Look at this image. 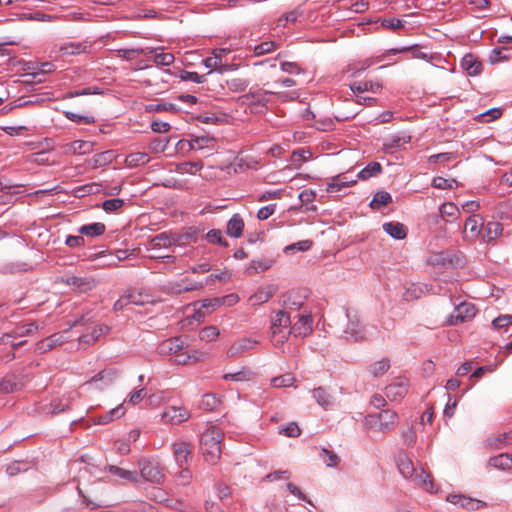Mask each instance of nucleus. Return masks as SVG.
<instances>
[{
    "instance_id": "obj_1",
    "label": "nucleus",
    "mask_w": 512,
    "mask_h": 512,
    "mask_svg": "<svg viewBox=\"0 0 512 512\" xmlns=\"http://www.w3.org/2000/svg\"><path fill=\"white\" fill-rule=\"evenodd\" d=\"M224 434L217 426H209L200 437V451L204 460L216 464L221 457V442Z\"/></svg>"
},
{
    "instance_id": "obj_2",
    "label": "nucleus",
    "mask_w": 512,
    "mask_h": 512,
    "mask_svg": "<svg viewBox=\"0 0 512 512\" xmlns=\"http://www.w3.org/2000/svg\"><path fill=\"white\" fill-rule=\"evenodd\" d=\"M397 466L404 478L409 479L415 486L422 487L430 491L433 487L430 476L423 468L415 467L412 460L405 454H399L397 457Z\"/></svg>"
},
{
    "instance_id": "obj_3",
    "label": "nucleus",
    "mask_w": 512,
    "mask_h": 512,
    "mask_svg": "<svg viewBox=\"0 0 512 512\" xmlns=\"http://www.w3.org/2000/svg\"><path fill=\"white\" fill-rule=\"evenodd\" d=\"M347 324L342 331L344 339L350 342L367 340L370 334L369 328L365 326L361 317L355 309L346 310Z\"/></svg>"
},
{
    "instance_id": "obj_4",
    "label": "nucleus",
    "mask_w": 512,
    "mask_h": 512,
    "mask_svg": "<svg viewBox=\"0 0 512 512\" xmlns=\"http://www.w3.org/2000/svg\"><path fill=\"white\" fill-rule=\"evenodd\" d=\"M292 314L279 310L271 321V337L274 346H282L291 335Z\"/></svg>"
},
{
    "instance_id": "obj_5",
    "label": "nucleus",
    "mask_w": 512,
    "mask_h": 512,
    "mask_svg": "<svg viewBox=\"0 0 512 512\" xmlns=\"http://www.w3.org/2000/svg\"><path fill=\"white\" fill-rule=\"evenodd\" d=\"M398 422V415L393 410H382L379 413L369 414L365 418V425L374 431L387 433L394 429Z\"/></svg>"
},
{
    "instance_id": "obj_6",
    "label": "nucleus",
    "mask_w": 512,
    "mask_h": 512,
    "mask_svg": "<svg viewBox=\"0 0 512 512\" xmlns=\"http://www.w3.org/2000/svg\"><path fill=\"white\" fill-rule=\"evenodd\" d=\"M275 94V92L267 91L263 89L250 90L248 93L241 95L239 101L241 104H246L250 107L252 112H263L267 105V95ZM280 98L283 94L276 93Z\"/></svg>"
},
{
    "instance_id": "obj_7",
    "label": "nucleus",
    "mask_w": 512,
    "mask_h": 512,
    "mask_svg": "<svg viewBox=\"0 0 512 512\" xmlns=\"http://www.w3.org/2000/svg\"><path fill=\"white\" fill-rule=\"evenodd\" d=\"M141 477L153 484H161L164 480L163 471L158 462L150 459H141L138 462Z\"/></svg>"
},
{
    "instance_id": "obj_8",
    "label": "nucleus",
    "mask_w": 512,
    "mask_h": 512,
    "mask_svg": "<svg viewBox=\"0 0 512 512\" xmlns=\"http://www.w3.org/2000/svg\"><path fill=\"white\" fill-rule=\"evenodd\" d=\"M292 319H297L294 324L291 323V334L295 337H306L312 333V315L311 312L304 310L292 315Z\"/></svg>"
},
{
    "instance_id": "obj_9",
    "label": "nucleus",
    "mask_w": 512,
    "mask_h": 512,
    "mask_svg": "<svg viewBox=\"0 0 512 512\" xmlns=\"http://www.w3.org/2000/svg\"><path fill=\"white\" fill-rule=\"evenodd\" d=\"M171 446L176 464L180 468L189 465L192 460V443L183 439H177Z\"/></svg>"
},
{
    "instance_id": "obj_10",
    "label": "nucleus",
    "mask_w": 512,
    "mask_h": 512,
    "mask_svg": "<svg viewBox=\"0 0 512 512\" xmlns=\"http://www.w3.org/2000/svg\"><path fill=\"white\" fill-rule=\"evenodd\" d=\"M191 417L190 411L184 406H166L161 414V420L166 424L180 425Z\"/></svg>"
},
{
    "instance_id": "obj_11",
    "label": "nucleus",
    "mask_w": 512,
    "mask_h": 512,
    "mask_svg": "<svg viewBox=\"0 0 512 512\" xmlns=\"http://www.w3.org/2000/svg\"><path fill=\"white\" fill-rule=\"evenodd\" d=\"M476 315L475 306L469 302H462L457 305L447 319L449 325H458L471 320Z\"/></svg>"
},
{
    "instance_id": "obj_12",
    "label": "nucleus",
    "mask_w": 512,
    "mask_h": 512,
    "mask_svg": "<svg viewBox=\"0 0 512 512\" xmlns=\"http://www.w3.org/2000/svg\"><path fill=\"white\" fill-rule=\"evenodd\" d=\"M230 53L229 49L226 48H220L215 49L212 52V56L207 57L203 63L206 68H209L211 71L217 70L220 73L227 72L234 68L233 65L223 63V58Z\"/></svg>"
},
{
    "instance_id": "obj_13",
    "label": "nucleus",
    "mask_w": 512,
    "mask_h": 512,
    "mask_svg": "<svg viewBox=\"0 0 512 512\" xmlns=\"http://www.w3.org/2000/svg\"><path fill=\"white\" fill-rule=\"evenodd\" d=\"M55 52L59 57H68L84 53H89L91 50V43L88 41L83 42H64L55 47Z\"/></svg>"
},
{
    "instance_id": "obj_14",
    "label": "nucleus",
    "mask_w": 512,
    "mask_h": 512,
    "mask_svg": "<svg viewBox=\"0 0 512 512\" xmlns=\"http://www.w3.org/2000/svg\"><path fill=\"white\" fill-rule=\"evenodd\" d=\"M483 227V220L479 215L469 216L465 222L463 237L464 239L473 241L475 240Z\"/></svg>"
},
{
    "instance_id": "obj_15",
    "label": "nucleus",
    "mask_w": 512,
    "mask_h": 512,
    "mask_svg": "<svg viewBox=\"0 0 512 512\" xmlns=\"http://www.w3.org/2000/svg\"><path fill=\"white\" fill-rule=\"evenodd\" d=\"M257 344V340L247 337L241 338L229 347L227 350V356L230 358H237L245 352L252 350Z\"/></svg>"
},
{
    "instance_id": "obj_16",
    "label": "nucleus",
    "mask_w": 512,
    "mask_h": 512,
    "mask_svg": "<svg viewBox=\"0 0 512 512\" xmlns=\"http://www.w3.org/2000/svg\"><path fill=\"white\" fill-rule=\"evenodd\" d=\"M408 392V381L399 378L386 387V397L391 401H397L403 398Z\"/></svg>"
},
{
    "instance_id": "obj_17",
    "label": "nucleus",
    "mask_w": 512,
    "mask_h": 512,
    "mask_svg": "<svg viewBox=\"0 0 512 512\" xmlns=\"http://www.w3.org/2000/svg\"><path fill=\"white\" fill-rule=\"evenodd\" d=\"M447 501L470 511L478 510L486 504L480 500L466 497L464 495L452 494L447 496Z\"/></svg>"
},
{
    "instance_id": "obj_18",
    "label": "nucleus",
    "mask_w": 512,
    "mask_h": 512,
    "mask_svg": "<svg viewBox=\"0 0 512 512\" xmlns=\"http://www.w3.org/2000/svg\"><path fill=\"white\" fill-rule=\"evenodd\" d=\"M25 384L24 377L14 374L6 375L0 381V393L9 394L20 390Z\"/></svg>"
},
{
    "instance_id": "obj_19",
    "label": "nucleus",
    "mask_w": 512,
    "mask_h": 512,
    "mask_svg": "<svg viewBox=\"0 0 512 512\" xmlns=\"http://www.w3.org/2000/svg\"><path fill=\"white\" fill-rule=\"evenodd\" d=\"M185 348V341L180 337H174L163 341L159 347L161 355H176Z\"/></svg>"
},
{
    "instance_id": "obj_20",
    "label": "nucleus",
    "mask_w": 512,
    "mask_h": 512,
    "mask_svg": "<svg viewBox=\"0 0 512 512\" xmlns=\"http://www.w3.org/2000/svg\"><path fill=\"white\" fill-rule=\"evenodd\" d=\"M512 441V431L499 433L488 437L485 441V447L492 450H501L508 446Z\"/></svg>"
},
{
    "instance_id": "obj_21",
    "label": "nucleus",
    "mask_w": 512,
    "mask_h": 512,
    "mask_svg": "<svg viewBox=\"0 0 512 512\" xmlns=\"http://www.w3.org/2000/svg\"><path fill=\"white\" fill-rule=\"evenodd\" d=\"M145 54H153L154 55V63L157 66H170L175 57L172 53L164 52L163 48H151L146 50Z\"/></svg>"
},
{
    "instance_id": "obj_22",
    "label": "nucleus",
    "mask_w": 512,
    "mask_h": 512,
    "mask_svg": "<svg viewBox=\"0 0 512 512\" xmlns=\"http://www.w3.org/2000/svg\"><path fill=\"white\" fill-rule=\"evenodd\" d=\"M94 143L85 140H76L66 146V152L77 155H84L93 152Z\"/></svg>"
},
{
    "instance_id": "obj_23",
    "label": "nucleus",
    "mask_w": 512,
    "mask_h": 512,
    "mask_svg": "<svg viewBox=\"0 0 512 512\" xmlns=\"http://www.w3.org/2000/svg\"><path fill=\"white\" fill-rule=\"evenodd\" d=\"M107 471L115 477L126 482L137 483L139 481L136 471L126 470L115 465L107 466Z\"/></svg>"
},
{
    "instance_id": "obj_24",
    "label": "nucleus",
    "mask_w": 512,
    "mask_h": 512,
    "mask_svg": "<svg viewBox=\"0 0 512 512\" xmlns=\"http://www.w3.org/2000/svg\"><path fill=\"white\" fill-rule=\"evenodd\" d=\"M313 397L317 403L324 409H329L335 404V397L330 394L325 388L318 387L313 391Z\"/></svg>"
},
{
    "instance_id": "obj_25",
    "label": "nucleus",
    "mask_w": 512,
    "mask_h": 512,
    "mask_svg": "<svg viewBox=\"0 0 512 512\" xmlns=\"http://www.w3.org/2000/svg\"><path fill=\"white\" fill-rule=\"evenodd\" d=\"M461 66L471 76L478 75L482 70V63L472 54H467L462 58Z\"/></svg>"
},
{
    "instance_id": "obj_26",
    "label": "nucleus",
    "mask_w": 512,
    "mask_h": 512,
    "mask_svg": "<svg viewBox=\"0 0 512 512\" xmlns=\"http://www.w3.org/2000/svg\"><path fill=\"white\" fill-rule=\"evenodd\" d=\"M244 229V221L239 214H234L227 223V234L233 238H239Z\"/></svg>"
},
{
    "instance_id": "obj_27",
    "label": "nucleus",
    "mask_w": 512,
    "mask_h": 512,
    "mask_svg": "<svg viewBox=\"0 0 512 512\" xmlns=\"http://www.w3.org/2000/svg\"><path fill=\"white\" fill-rule=\"evenodd\" d=\"M109 331V328L108 326L106 325H98V326H95L91 332L89 333H86V334H83L80 338H79V342L80 343H83V344H87V345H91L93 343H95L96 341H98V339L108 333Z\"/></svg>"
},
{
    "instance_id": "obj_28",
    "label": "nucleus",
    "mask_w": 512,
    "mask_h": 512,
    "mask_svg": "<svg viewBox=\"0 0 512 512\" xmlns=\"http://www.w3.org/2000/svg\"><path fill=\"white\" fill-rule=\"evenodd\" d=\"M116 158V154L113 150H107L98 154H95L90 160V166L92 168L105 167L110 164Z\"/></svg>"
},
{
    "instance_id": "obj_29",
    "label": "nucleus",
    "mask_w": 512,
    "mask_h": 512,
    "mask_svg": "<svg viewBox=\"0 0 512 512\" xmlns=\"http://www.w3.org/2000/svg\"><path fill=\"white\" fill-rule=\"evenodd\" d=\"M63 342H64L63 336L59 333H56V334L51 335L48 338H45V339L39 341L36 344V350L40 353H44V352H47V351L53 349L57 345H60Z\"/></svg>"
},
{
    "instance_id": "obj_30",
    "label": "nucleus",
    "mask_w": 512,
    "mask_h": 512,
    "mask_svg": "<svg viewBox=\"0 0 512 512\" xmlns=\"http://www.w3.org/2000/svg\"><path fill=\"white\" fill-rule=\"evenodd\" d=\"M383 230L391 237L402 240L407 235L406 227L399 222H388L383 224Z\"/></svg>"
},
{
    "instance_id": "obj_31",
    "label": "nucleus",
    "mask_w": 512,
    "mask_h": 512,
    "mask_svg": "<svg viewBox=\"0 0 512 512\" xmlns=\"http://www.w3.org/2000/svg\"><path fill=\"white\" fill-rule=\"evenodd\" d=\"M117 371L114 369H104L97 373L86 385H93L99 381H103L105 386L112 384L117 378Z\"/></svg>"
},
{
    "instance_id": "obj_32",
    "label": "nucleus",
    "mask_w": 512,
    "mask_h": 512,
    "mask_svg": "<svg viewBox=\"0 0 512 512\" xmlns=\"http://www.w3.org/2000/svg\"><path fill=\"white\" fill-rule=\"evenodd\" d=\"M106 230V227L101 222H95L86 224L78 229L79 234L87 237H97L102 235Z\"/></svg>"
},
{
    "instance_id": "obj_33",
    "label": "nucleus",
    "mask_w": 512,
    "mask_h": 512,
    "mask_svg": "<svg viewBox=\"0 0 512 512\" xmlns=\"http://www.w3.org/2000/svg\"><path fill=\"white\" fill-rule=\"evenodd\" d=\"M184 282H186V280H181V281H175V282H169L167 285H166V290L167 292L169 293H173V294H181L183 292H189V291H194V290H200L203 288V285H191V286H184Z\"/></svg>"
},
{
    "instance_id": "obj_34",
    "label": "nucleus",
    "mask_w": 512,
    "mask_h": 512,
    "mask_svg": "<svg viewBox=\"0 0 512 512\" xmlns=\"http://www.w3.org/2000/svg\"><path fill=\"white\" fill-rule=\"evenodd\" d=\"M502 225L499 222H488L484 227L483 240L487 243L494 241L502 233Z\"/></svg>"
},
{
    "instance_id": "obj_35",
    "label": "nucleus",
    "mask_w": 512,
    "mask_h": 512,
    "mask_svg": "<svg viewBox=\"0 0 512 512\" xmlns=\"http://www.w3.org/2000/svg\"><path fill=\"white\" fill-rule=\"evenodd\" d=\"M356 183V180L348 181L345 177H341L340 175L332 178L330 182L327 183V192L334 193L339 192L342 188L352 186Z\"/></svg>"
},
{
    "instance_id": "obj_36",
    "label": "nucleus",
    "mask_w": 512,
    "mask_h": 512,
    "mask_svg": "<svg viewBox=\"0 0 512 512\" xmlns=\"http://www.w3.org/2000/svg\"><path fill=\"white\" fill-rule=\"evenodd\" d=\"M203 356L204 354L201 352L194 351L192 353H188L187 351L182 350L181 352L174 356V361L177 364L186 365L189 363L200 361L203 358Z\"/></svg>"
},
{
    "instance_id": "obj_37",
    "label": "nucleus",
    "mask_w": 512,
    "mask_h": 512,
    "mask_svg": "<svg viewBox=\"0 0 512 512\" xmlns=\"http://www.w3.org/2000/svg\"><path fill=\"white\" fill-rule=\"evenodd\" d=\"M489 465L502 470L512 468V460L510 454L502 453L489 459Z\"/></svg>"
},
{
    "instance_id": "obj_38",
    "label": "nucleus",
    "mask_w": 512,
    "mask_h": 512,
    "mask_svg": "<svg viewBox=\"0 0 512 512\" xmlns=\"http://www.w3.org/2000/svg\"><path fill=\"white\" fill-rule=\"evenodd\" d=\"M128 298L130 304L134 305L142 306L154 303L153 297L149 293L143 291H131L128 293Z\"/></svg>"
},
{
    "instance_id": "obj_39",
    "label": "nucleus",
    "mask_w": 512,
    "mask_h": 512,
    "mask_svg": "<svg viewBox=\"0 0 512 512\" xmlns=\"http://www.w3.org/2000/svg\"><path fill=\"white\" fill-rule=\"evenodd\" d=\"M67 283L79 288L81 291L91 290L95 286L93 279L87 277L70 276Z\"/></svg>"
},
{
    "instance_id": "obj_40",
    "label": "nucleus",
    "mask_w": 512,
    "mask_h": 512,
    "mask_svg": "<svg viewBox=\"0 0 512 512\" xmlns=\"http://www.w3.org/2000/svg\"><path fill=\"white\" fill-rule=\"evenodd\" d=\"M286 311L293 315V312H297L304 304L303 297L297 296L295 292H290L287 298L284 300Z\"/></svg>"
},
{
    "instance_id": "obj_41",
    "label": "nucleus",
    "mask_w": 512,
    "mask_h": 512,
    "mask_svg": "<svg viewBox=\"0 0 512 512\" xmlns=\"http://www.w3.org/2000/svg\"><path fill=\"white\" fill-rule=\"evenodd\" d=\"M350 88L354 93H363L366 91L376 93L381 89V85L371 81H359L353 83Z\"/></svg>"
},
{
    "instance_id": "obj_42",
    "label": "nucleus",
    "mask_w": 512,
    "mask_h": 512,
    "mask_svg": "<svg viewBox=\"0 0 512 512\" xmlns=\"http://www.w3.org/2000/svg\"><path fill=\"white\" fill-rule=\"evenodd\" d=\"M203 168L201 161L197 162H181L176 165V171L180 174L194 175Z\"/></svg>"
},
{
    "instance_id": "obj_43",
    "label": "nucleus",
    "mask_w": 512,
    "mask_h": 512,
    "mask_svg": "<svg viewBox=\"0 0 512 512\" xmlns=\"http://www.w3.org/2000/svg\"><path fill=\"white\" fill-rule=\"evenodd\" d=\"M319 458L325 463L327 467L335 468L340 463V457L331 450L322 448L319 452Z\"/></svg>"
},
{
    "instance_id": "obj_44",
    "label": "nucleus",
    "mask_w": 512,
    "mask_h": 512,
    "mask_svg": "<svg viewBox=\"0 0 512 512\" xmlns=\"http://www.w3.org/2000/svg\"><path fill=\"white\" fill-rule=\"evenodd\" d=\"M391 202H392V196L390 195V193H388L386 191H378L374 195L372 201L370 202V207L372 209L378 210Z\"/></svg>"
},
{
    "instance_id": "obj_45",
    "label": "nucleus",
    "mask_w": 512,
    "mask_h": 512,
    "mask_svg": "<svg viewBox=\"0 0 512 512\" xmlns=\"http://www.w3.org/2000/svg\"><path fill=\"white\" fill-rule=\"evenodd\" d=\"M125 414V411L123 410L122 406H118L116 408L111 409L109 412H107L104 415H101L97 418L95 421L98 425H105L114 420L115 418H120Z\"/></svg>"
},
{
    "instance_id": "obj_46",
    "label": "nucleus",
    "mask_w": 512,
    "mask_h": 512,
    "mask_svg": "<svg viewBox=\"0 0 512 512\" xmlns=\"http://www.w3.org/2000/svg\"><path fill=\"white\" fill-rule=\"evenodd\" d=\"M382 171V167L378 162H370L365 168L358 173V178L367 180L371 177L377 176Z\"/></svg>"
},
{
    "instance_id": "obj_47",
    "label": "nucleus",
    "mask_w": 512,
    "mask_h": 512,
    "mask_svg": "<svg viewBox=\"0 0 512 512\" xmlns=\"http://www.w3.org/2000/svg\"><path fill=\"white\" fill-rule=\"evenodd\" d=\"M173 242H174L173 238H171L166 233H161V234L153 237L150 240L149 245L152 249H160V248H165V247L171 246Z\"/></svg>"
},
{
    "instance_id": "obj_48",
    "label": "nucleus",
    "mask_w": 512,
    "mask_h": 512,
    "mask_svg": "<svg viewBox=\"0 0 512 512\" xmlns=\"http://www.w3.org/2000/svg\"><path fill=\"white\" fill-rule=\"evenodd\" d=\"M215 139L209 136H198L189 143L191 149L213 148Z\"/></svg>"
},
{
    "instance_id": "obj_49",
    "label": "nucleus",
    "mask_w": 512,
    "mask_h": 512,
    "mask_svg": "<svg viewBox=\"0 0 512 512\" xmlns=\"http://www.w3.org/2000/svg\"><path fill=\"white\" fill-rule=\"evenodd\" d=\"M390 368V362L388 359L379 360L371 364L368 368L369 373L374 377H380L385 374Z\"/></svg>"
},
{
    "instance_id": "obj_50",
    "label": "nucleus",
    "mask_w": 512,
    "mask_h": 512,
    "mask_svg": "<svg viewBox=\"0 0 512 512\" xmlns=\"http://www.w3.org/2000/svg\"><path fill=\"white\" fill-rule=\"evenodd\" d=\"M38 329V325L34 322L17 326L13 329L12 333L14 339L18 337L29 336Z\"/></svg>"
},
{
    "instance_id": "obj_51",
    "label": "nucleus",
    "mask_w": 512,
    "mask_h": 512,
    "mask_svg": "<svg viewBox=\"0 0 512 512\" xmlns=\"http://www.w3.org/2000/svg\"><path fill=\"white\" fill-rule=\"evenodd\" d=\"M253 376V372L243 368L237 372L226 373L223 378L231 381H249Z\"/></svg>"
},
{
    "instance_id": "obj_52",
    "label": "nucleus",
    "mask_w": 512,
    "mask_h": 512,
    "mask_svg": "<svg viewBox=\"0 0 512 512\" xmlns=\"http://www.w3.org/2000/svg\"><path fill=\"white\" fill-rule=\"evenodd\" d=\"M125 161L128 166H139L146 164L149 161V156L145 152H135L129 154Z\"/></svg>"
},
{
    "instance_id": "obj_53",
    "label": "nucleus",
    "mask_w": 512,
    "mask_h": 512,
    "mask_svg": "<svg viewBox=\"0 0 512 512\" xmlns=\"http://www.w3.org/2000/svg\"><path fill=\"white\" fill-rule=\"evenodd\" d=\"M220 332L216 326H207L200 330L199 338L205 342H211L218 338Z\"/></svg>"
},
{
    "instance_id": "obj_54",
    "label": "nucleus",
    "mask_w": 512,
    "mask_h": 512,
    "mask_svg": "<svg viewBox=\"0 0 512 512\" xmlns=\"http://www.w3.org/2000/svg\"><path fill=\"white\" fill-rule=\"evenodd\" d=\"M440 214L443 219L450 221L449 218L455 219L459 214V209L453 203H445L440 206Z\"/></svg>"
},
{
    "instance_id": "obj_55",
    "label": "nucleus",
    "mask_w": 512,
    "mask_h": 512,
    "mask_svg": "<svg viewBox=\"0 0 512 512\" xmlns=\"http://www.w3.org/2000/svg\"><path fill=\"white\" fill-rule=\"evenodd\" d=\"M295 378L292 374H284L271 379V385L275 388L290 387L293 385Z\"/></svg>"
},
{
    "instance_id": "obj_56",
    "label": "nucleus",
    "mask_w": 512,
    "mask_h": 512,
    "mask_svg": "<svg viewBox=\"0 0 512 512\" xmlns=\"http://www.w3.org/2000/svg\"><path fill=\"white\" fill-rule=\"evenodd\" d=\"M226 84L230 91L242 92L248 87L249 81L243 78H232L227 80Z\"/></svg>"
},
{
    "instance_id": "obj_57",
    "label": "nucleus",
    "mask_w": 512,
    "mask_h": 512,
    "mask_svg": "<svg viewBox=\"0 0 512 512\" xmlns=\"http://www.w3.org/2000/svg\"><path fill=\"white\" fill-rule=\"evenodd\" d=\"M123 205H124V200L119 199V198H113V199L105 200L102 203L101 207L105 212L113 213V212H116L119 209H121Z\"/></svg>"
},
{
    "instance_id": "obj_58",
    "label": "nucleus",
    "mask_w": 512,
    "mask_h": 512,
    "mask_svg": "<svg viewBox=\"0 0 512 512\" xmlns=\"http://www.w3.org/2000/svg\"><path fill=\"white\" fill-rule=\"evenodd\" d=\"M277 48V43L274 41H265L254 47V54L256 56H262L271 53Z\"/></svg>"
},
{
    "instance_id": "obj_59",
    "label": "nucleus",
    "mask_w": 512,
    "mask_h": 512,
    "mask_svg": "<svg viewBox=\"0 0 512 512\" xmlns=\"http://www.w3.org/2000/svg\"><path fill=\"white\" fill-rule=\"evenodd\" d=\"M206 239L208 240V242L213 243V244H219L223 247L228 246V243L223 238L222 232L220 230L212 229V230L208 231L206 234Z\"/></svg>"
},
{
    "instance_id": "obj_60",
    "label": "nucleus",
    "mask_w": 512,
    "mask_h": 512,
    "mask_svg": "<svg viewBox=\"0 0 512 512\" xmlns=\"http://www.w3.org/2000/svg\"><path fill=\"white\" fill-rule=\"evenodd\" d=\"M220 405V400L215 394H205L202 398L201 406L206 410H214Z\"/></svg>"
},
{
    "instance_id": "obj_61",
    "label": "nucleus",
    "mask_w": 512,
    "mask_h": 512,
    "mask_svg": "<svg viewBox=\"0 0 512 512\" xmlns=\"http://www.w3.org/2000/svg\"><path fill=\"white\" fill-rule=\"evenodd\" d=\"M279 434L294 438L301 434V430L296 422H290L286 426L280 428Z\"/></svg>"
},
{
    "instance_id": "obj_62",
    "label": "nucleus",
    "mask_w": 512,
    "mask_h": 512,
    "mask_svg": "<svg viewBox=\"0 0 512 512\" xmlns=\"http://www.w3.org/2000/svg\"><path fill=\"white\" fill-rule=\"evenodd\" d=\"M457 184L455 179H445L443 177H435L432 186L437 189H452Z\"/></svg>"
},
{
    "instance_id": "obj_63",
    "label": "nucleus",
    "mask_w": 512,
    "mask_h": 512,
    "mask_svg": "<svg viewBox=\"0 0 512 512\" xmlns=\"http://www.w3.org/2000/svg\"><path fill=\"white\" fill-rule=\"evenodd\" d=\"M118 56L125 60H132L136 57V55L146 53V50L143 48H133V49H120L117 51Z\"/></svg>"
},
{
    "instance_id": "obj_64",
    "label": "nucleus",
    "mask_w": 512,
    "mask_h": 512,
    "mask_svg": "<svg viewBox=\"0 0 512 512\" xmlns=\"http://www.w3.org/2000/svg\"><path fill=\"white\" fill-rule=\"evenodd\" d=\"M206 311H209V314L221 307L220 298H208L199 302Z\"/></svg>"
}]
</instances>
